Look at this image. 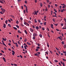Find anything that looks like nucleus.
<instances>
[{
	"label": "nucleus",
	"instance_id": "obj_1",
	"mask_svg": "<svg viewBox=\"0 0 66 66\" xmlns=\"http://www.w3.org/2000/svg\"><path fill=\"white\" fill-rule=\"evenodd\" d=\"M62 36H60V37H58L57 38V39L58 38H59L60 40H62Z\"/></svg>",
	"mask_w": 66,
	"mask_h": 66
},
{
	"label": "nucleus",
	"instance_id": "obj_2",
	"mask_svg": "<svg viewBox=\"0 0 66 66\" xmlns=\"http://www.w3.org/2000/svg\"><path fill=\"white\" fill-rule=\"evenodd\" d=\"M24 7H26V13H28V7L26 6V5H24Z\"/></svg>",
	"mask_w": 66,
	"mask_h": 66
},
{
	"label": "nucleus",
	"instance_id": "obj_3",
	"mask_svg": "<svg viewBox=\"0 0 66 66\" xmlns=\"http://www.w3.org/2000/svg\"><path fill=\"white\" fill-rule=\"evenodd\" d=\"M38 11H37V12H36L35 11V13H33V14H34V15H37V13H38Z\"/></svg>",
	"mask_w": 66,
	"mask_h": 66
},
{
	"label": "nucleus",
	"instance_id": "obj_4",
	"mask_svg": "<svg viewBox=\"0 0 66 66\" xmlns=\"http://www.w3.org/2000/svg\"><path fill=\"white\" fill-rule=\"evenodd\" d=\"M33 36H37V34L36 32H35L34 33H33Z\"/></svg>",
	"mask_w": 66,
	"mask_h": 66
},
{
	"label": "nucleus",
	"instance_id": "obj_5",
	"mask_svg": "<svg viewBox=\"0 0 66 66\" xmlns=\"http://www.w3.org/2000/svg\"><path fill=\"white\" fill-rule=\"evenodd\" d=\"M12 51L13 53H12V55H14V54H15V52H14V51L13 50H12Z\"/></svg>",
	"mask_w": 66,
	"mask_h": 66
},
{
	"label": "nucleus",
	"instance_id": "obj_6",
	"mask_svg": "<svg viewBox=\"0 0 66 66\" xmlns=\"http://www.w3.org/2000/svg\"><path fill=\"white\" fill-rule=\"evenodd\" d=\"M24 47L25 49H27V47H28V45H26V46H24Z\"/></svg>",
	"mask_w": 66,
	"mask_h": 66
},
{
	"label": "nucleus",
	"instance_id": "obj_7",
	"mask_svg": "<svg viewBox=\"0 0 66 66\" xmlns=\"http://www.w3.org/2000/svg\"><path fill=\"white\" fill-rule=\"evenodd\" d=\"M35 28L37 30H38L39 29V27H38L37 26Z\"/></svg>",
	"mask_w": 66,
	"mask_h": 66
},
{
	"label": "nucleus",
	"instance_id": "obj_8",
	"mask_svg": "<svg viewBox=\"0 0 66 66\" xmlns=\"http://www.w3.org/2000/svg\"><path fill=\"white\" fill-rule=\"evenodd\" d=\"M30 31H31V32H33V31H34V30H33V29H32L31 28H30Z\"/></svg>",
	"mask_w": 66,
	"mask_h": 66
},
{
	"label": "nucleus",
	"instance_id": "obj_9",
	"mask_svg": "<svg viewBox=\"0 0 66 66\" xmlns=\"http://www.w3.org/2000/svg\"><path fill=\"white\" fill-rule=\"evenodd\" d=\"M2 39H3V40H4V41H6V38L4 39V38H3Z\"/></svg>",
	"mask_w": 66,
	"mask_h": 66
},
{
	"label": "nucleus",
	"instance_id": "obj_10",
	"mask_svg": "<svg viewBox=\"0 0 66 66\" xmlns=\"http://www.w3.org/2000/svg\"><path fill=\"white\" fill-rule=\"evenodd\" d=\"M53 27V24H51V27L52 28V29H54V28Z\"/></svg>",
	"mask_w": 66,
	"mask_h": 66
},
{
	"label": "nucleus",
	"instance_id": "obj_11",
	"mask_svg": "<svg viewBox=\"0 0 66 66\" xmlns=\"http://www.w3.org/2000/svg\"><path fill=\"white\" fill-rule=\"evenodd\" d=\"M3 25V27L4 28H6V24H4Z\"/></svg>",
	"mask_w": 66,
	"mask_h": 66
},
{
	"label": "nucleus",
	"instance_id": "obj_12",
	"mask_svg": "<svg viewBox=\"0 0 66 66\" xmlns=\"http://www.w3.org/2000/svg\"><path fill=\"white\" fill-rule=\"evenodd\" d=\"M65 6H66V5L65 4L64 6H63L62 7V8H63V9H65V7H66Z\"/></svg>",
	"mask_w": 66,
	"mask_h": 66
},
{
	"label": "nucleus",
	"instance_id": "obj_13",
	"mask_svg": "<svg viewBox=\"0 0 66 66\" xmlns=\"http://www.w3.org/2000/svg\"><path fill=\"white\" fill-rule=\"evenodd\" d=\"M3 59L4 62H6V60H5V58H4V57H3Z\"/></svg>",
	"mask_w": 66,
	"mask_h": 66
},
{
	"label": "nucleus",
	"instance_id": "obj_14",
	"mask_svg": "<svg viewBox=\"0 0 66 66\" xmlns=\"http://www.w3.org/2000/svg\"><path fill=\"white\" fill-rule=\"evenodd\" d=\"M3 45H4V46H5V47H7V46H6V45H5V44H4V42L3 43Z\"/></svg>",
	"mask_w": 66,
	"mask_h": 66
},
{
	"label": "nucleus",
	"instance_id": "obj_15",
	"mask_svg": "<svg viewBox=\"0 0 66 66\" xmlns=\"http://www.w3.org/2000/svg\"><path fill=\"white\" fill-rule=\"evenodd\" d=\"M24 32L26 34H28V33H27V31H26V30H24Z\"/></svg>",
	"mask_w": 66,
	"mask_h": 66
},
{
	"label": "nucleus",
	"instance_id": "obj_16",
	"mask_svg": "<svg viewBox=\"0 0 66 66\" xmlns=\"http://www.w3.org/2000/svg\"><path fill=\"white\" fill-rule=\"evenodd\" d=\"M40 5L41 7H42L43 6V4L42 3H40Z\"/></svg>",
	"mask_w": 66,
	"mask_h": 66
},
{
	"label": "nucleus",
	"instance_id": "obj_17",
	"mask_svg": "<svg viewBox=\"0 0 66 66\" xmlns=\"http://www.w3.org/2000/svg\"><path fill=\"white\" fill-rule=\"evenodd\" d=\"M13 29H15V30H17V28L15 27H13Z\"/></svg>",
	"mask_w": 66,
	"mask_h": 66
},
{
	"label": "nucleus",
	"instance_id": "obj_18",
	"mask_svg": "<svg viewBox=\"0 0 66 66\" xmlns=\"http://www.w3.org/2000/svg\"><path fill=\"white\" fill-rule=\"evenodd\" d=\"M27 44H28L29 45H31V43L28 42H27Z\"/></svg>",
	"mask_w": 66,
	"mask_h": 66
},
{
	"label": "nucleus",
	"instance_id": "obj_19",
	"mask_svg": "<svg viewBox=\"0 0 66 66\" xmlns=\"http://www.w3.org/2000/svg\"><path fill=\"white\" fill-rule=\"evenodd\" d=\"M40 37H43V36L41 34H40L39 35Z\"/></svg>",
	"mask_w": 66,
	"mask_h": 66
},
{
	"label": "nucleus",
	"instance_id": "obj_20",
	"mask_svg": "<svg viewBox=\"0 0 66 66\" xmlns=\"http://www.w3.org/2000/svg\"><path fill=\"white\" fill-rule=\"evenodd\" d=\"M18 32L19 33H21V32L20 30H18Z\"/></svg>",
	"mask_w": 66,
	"mask_h": 66
},
{
	"label": "nucleus",
	"instance_id": "obj_21",
	"mask_svg": "<svg viewBox=\"0 0 66 66\" xmlns=\"http://www.w3.org/2000/svg\"><path fill=\"white\" fill-rule=\"evenodd\" d=\"M27 38H26L24 40V42H27Z\"/></svg>",
	"mask_w": 66,
	"mask_h": 66
},
{
	"label": "nucleus",
	"instance_id": "obj_22",
	"mask_svg": "<svg viewBox=\"0 0 66 66\" xmlns=\"http://www.w3.org/2000/svg\"><path fill=\"white\" fill-rule=\"evenodd\" d=\"M64 49H65L66 48V45H64Z\"/></svg>",
	"mask_w": 66,
	"mask_h": 66
},
{
	"label": "nucleus",
	"instance_id": "obj_23",
	"mask_svg": "<svg viewBox=\"0 0 66 66\" xmlns=\"http://www.w3.org/2000/svg\"><path fill=\"white\" fill-rule=\"evenodd\" d=\"M53 21L54 22H55V19L54 18H53Z\"/></svg>",
	"mask_w": 66,
	"mask_h": 66
},
{
	"label": "nucleus",
	"instance_id": "obj_24",
	"mask_svg": "<svg viewBox=\"0 0 66 66\" xmlns=\"http://www.w3.org/2000/svg\"><path fill=\"white\" fill-rule=\"evenodd\" d=\"M28 22H29V23H30V24H31V23H32V22L30 21H29Z\"/></svg>",
	"mask_w": 66,
	"mask_h": 66
},
{
	"label": "nucleus",
	"instance_id": "obj_25",
	"mask_svg": "<svg viewBox=\"0 0 66 66\" xmlns=\"http://www.w3.org/2000/svg\"><path fill=\"white\" fill-rule=\"evenodd\" d=\"M36 48H37V49H40V47L39 46H37Z\"/></svg>",
	"mask_w": 66,
	"mask_h": 66
},
{
	"label": "nucleus",
	"instance_id": "obj_26",
	"mask_svg": "<svg viewBox=\"0 0 66 66\" xmlns=\"http://www.w3.org/2000/svg\"><path fill=\"white\" fill-rule=\"evenodd\" d=\"M16 27L17 28H19V27L18 25H16Z\"/></svg>",
	"mask_w": 66,
	"mask_h": 66
},
{
	"label": "nucleus",
	"instance_id": "obj_27",
	"mask_svg": "<svg viewBox=\"0 0 66 66\" xmlns=\"http://www.w3.org/2000/svg\"><path fill=\"white\" fill-rule=\"evenodd\" d=\"M38 49L37 48L36 49V51L37 52L38 51Z\"/></svg>",
	"mask_w": 66,
	"mask_h": 66
},
{
	"label": "nucleus",
	"instance_id": "obj_28",
	"mask_svg": "<svg viewBox=\"0 0 66 66\" xmlns=\"http://www.w3.org/2000/svg\"><path fill=\"white\" fill-rule=\"evenodd\" d=\"M54 62H55V63H56L57 62H58V61H57V60H55L54 61Z\"/></svg>",
	"mask_w": 66,
	"mask_h": 66
},
{
	"label": "nucleus",
	"instance_id": "obj_29",
	"mask_svg": "<svg viewBox=\"0 0 66 66\" xmlns=\"http://www.w3.org/2000/svg\"><path fill=\"white\" fill-rule=\"evenodd\" d=\"M50 53H51V54H53V53H52V51H50Z\"/></svg>",
	"mask_w": 66,
	"mask_h": 66
},
{
	"label": "nucleus",
	"instance_id": "obj_30",
	"mask_svg": "<svg viewBox=\"0 0 66 66\" xmlns=\"http://www.w3.org/2000/svg\"><path fill=\"white\" fill-rule=\"evenodd\" d=\"M42 29L43 31H44V30H45V28H44V27H43Z\"/></svg>",
	"mask_w": 66,
	"mask_h": 66
},
{
	"label": "nucleus",
	"instance_id": "obj_31",
	"mask_svg": "<svg viewBox=\"0 0 66 66\" xmlns=\"http://www.w3.org/2000/svg\"><path fill=\"white\" fill-rule=\"evenodd\" d=\"M62 43L63 45H64V41H62Z\"/></svg>",
	"mask_w": 66,
	"mask_h": 66
},
{
	"label": "nucleus",
	"instance_id": "obj_32",
	"mask_svg": "<svg viewBox=\"0 0 66 66\" xmlns=\"http://www.w3.org/2000/svg\"><path fill=\"white\" fill-rule=\"evenodd\" d=\"M63 20H64V21H65V22H66V19L64 18V19Z\"/></svg>",
	"mask_w": 66,
	"mask_h": 66
},
{
	"label": "nucleus",
	"instance_id": "obj_33",
	"mask_svg": "<svg viewBox=\"0 0 66 66\" xmlns=\"http://www.w3.org/2000/svg\"><path fill=\"white\" fill-rule=\"evenodd\" d=\"M63 61H64V62H65V61H66V60L65 59H63Z\"/></svg>",
	"mask_w": 66,
	"mask_h": 66
},
{
	"label": "nucleus",
	"instance_id": "obj_34",
	"mask_svg": "<svg viewBox=\"0 0 66 66\" xmlns=\"http://www.w3.org/2000/svg\"><path fill=\"white\" fill-rule=\"evenodd\" d=\"M37 53L38 54H40V52H37Z\"/></svg>",
	"mask_w": 66,
	"mask_h": 66
},
{
	"label": "nucleus",
	"instance_id": "obj_35",
	"mask_svg": "<svg viewBox=\"0 0 66 66\" xmlns=\"http://www.w3.org/2000/svg\"><path fill=\"white\" fill-rule=\"evenodd\" d=\"M62 65H63V66H65V63H64V62H63V63Z\"/></svg>",
	"mask_w": 66,
	"mask_h": 66
},
{
	"label": "nucleus",
	"instance_id": "obj_36",
	"mask_svg": "<svg viewBox=\"0 0 66 66\" xmlns=\"http://www.w3.org/2000/svg\"><path fill=\"white\" fill-rule=\"evenodd\" d=\"M27 23L26 22H25L24 23V24H25V25H26Z\"/></svg>",
	"mask_w": 66,
	"mask_h": 66
},
{
	"label": "nucleus",
	"instance_id": "obj_37",
	"mask_svg": "<svg viewBox=\"0 0 66 66\" xmlns=\"http://www.w3.org/2000/svg\"><path fill=\"white\" fill-rule=\"evenodd\" d=\"M1 10H2V12L3 11H4V9H3V8H1Z\"/></svg>",
	"mask_w": 66,
	"mask_h": 66
},
{
	"label": "nucleus",
	"instance_id": "obj_38",
	"mask_svg": "<svg viewBox=\"0 0 66 66\" xmlns=\"http://www.w3.org/2000/svg\"><path fill=\"white\" fill-rule=\"evenodd\" d=\"M8 26L9 27H11V25L10 24H8Z\"/></svg>",
	"mask_w": 66,
	"mask_h": 66
},
{
	"label": "nucleus",
	"instance_id": "obj_39",
	"mask_svg": "<svg viewBox=\"0 0 66 66\" xmlns=\"http://www.w3.org/2000/svg\"><path fill=\"white\" fill-rule=\"evenodd\" d=\"M55 48L57 50V51H59V50L58 48H57L56 47H55Z\"/></svg>",
	"mask_w": 66,
	"mask_h": 66
},
{
	"label": "nucleus",
	"instance_id": "obj_40",
	"mask_svg": "<svg viewBox=\"0 0 66 66\" xmlns=\"http://www.w3.org/2000/svg\"><path fill=\"white\" fill-rule=\"evenodd\" d=\"M56 55H57V56H59V54H58L57 53H56Z\"/></svg>",
	"mask_w": 66,
	"mask_h": 66
},
{
	"label": "nucleus",
	"instance_id": "obj_41",
	"mask_svg": "<svg viewBox=\"0 0 66 66\" xmlns=\"http://www.w3.org/2000/svg\"><path fill=\"white\" fill-rule=\"evenodd\" d=\"M44 25H45V26H46V22H45L44 23Z\"/></svg>",
	"mask_w": 66,
	"mask_h": 66
},
{
	"label": "nucleus",
	"instance_id": "obj_42",
	"mask_svg": "<svg viewBox=\"0 0 66 66\" xmlns=\"http://www.w3.org/2000/svg\"><path fill=\"white\" fill-rule=\"evenodd\" d=\"M37 55H38V54H37V53H36V54H34L35 55L37 56Z\"/></svg>",
	"mask_w": 66,
	"mask_h": 66
},
{
	"label": "nucleus",
	"instance_id": "obj_43",
	"mask_svg": "<svg viewBox=\"0 0 66 66\" xmlns=\"http://www.w3.org/2000/svg\"><path fill=\"white\" fill-rule=\"evenodd\" d=\"M18 44H19V45H20V42H19V41H18Z\"/></svg>",
	"mask_w": 66,
	"mask_h": 66
},
{
	"label": "nucleus",
	"instance_id": "obj_44",
	"mask_svg": "<svg viewBox=\"0 0 66 66\" xmlns=\"http://www.w3.org/2000/svg\"><path fill=\"white\" fill-rule=\"evenodd\" d=\"M45 53L46 54H48V52H45Z\"/></svg>",
	"mask_w": 66,
	"mask_h": 66
},
{
	"label": "nucleus",
	"instance_id": "obj_45",
	"mask_svg": "<svg viewBox=\"0 0 66 66\" xmlns=\"http://www.w3.org/2000/svg\"><path fill=\"white\" fill-rule=\"evenodd\" d=\"M61 26H63V23H61Z\"/></svg>",
	"mask_w": 66,
	"mask_h": 66
},
{
	"label": "nucleus",
	"instance_id": "obj_46",
	"mask_svg": "<svg viewBox=\"0 0 66 66\" xmlns=\"http://www.w3.org/2000/svg\"><path fill=\"white\" fill-rule=\"evenodd\" d=\"M26 26H29L30 25H29V24H28V23H27V24H26Z\"/></svg>",
	"mask_w": 66,
	"mask_h": 66
},
{
	"label": "nucleus",
	"instance_id": "obj_47",
	"mask_svg": "<svg viewBox=\"0 0 66 66\" xmlns=\"http://www.w3.org/2000/svg\"><path fill=\"white\" fill-rule=\"evenodd\" d=\"M33 39H35V37H33Z\"/></svg>",
	"mask_w": 66,
	"mask_h": 66
},
{
	"label": "nucleus",
	"instance_id": "obj_48",
	"mask_svg": "<svg viewBox=\"0 0 66 66\" xmlns=\"http://www.w3.org/2000/svg\"><path fill=\"white\" fill-rule=\"evenodd\" d=\"M54 11H55V12H56V13L57 12V11H56V10H55V9H54Z\"/></svg>",
	"mask_w": 66,
	"mask_h": 66
},
{
	"label": "nucleus",
	"instance_id": "obj_49",
	"mask_svg": "<svg viewBox=\"0 0 66 66\" xmlns=\"http://www.w3.org/2000/svg\"><path fill=\"white\" fill-rule=\"evenodd\" d=\"M46 1L48 3H49V0H46Z\"/></svg>",
	"mask_w": 66,
	"mask_h": 66
},
{
	"label": "nucleus",
	"instance_id": "obj_50",
	"mask_svg": "<svg viewBox=\"0 0 66 66\" xmlns=\"http://www.w3.org/2000/svg\"><path fill=\"white\" fill-rule=\"evenodd\" d=\"M16 47H18V44H16Z\"/></svg>",
	"mask_w": 66,
	"mask_h": 66
},
{
	"label": "nucleus",
	"instance_id": "obj_51",
	"mask_svg": "<svg viewBox=\"0 0 66 66\" xmlns=\"http://www.w3.org/2000/svg\"><path fill=\"white\" fill-rule=\"evenodd\" d=\"M35 22H36V23H37V21H36V19H35Z\"/></svg>",
	"mask_w": 66,
	"mask_h": 66
},
{
	"label": "nucleus",
	"instance_id": "obj_52",
	"mask_svg": "<svg viewBox=\"0 0 66 66\" xmlns=\"http://www.w3.org/2000/svg\"><path fill=\"white\" fill-rule=\"evenodd\" d=\"M16 23L18 24V23H19V22H18V21H17L16 22Z\"/></svg>",
	"mask_w": 66,
	"mask_h": 66
},
{
	"label": "nucleus",
	"instance_id": "obj_53",
	"mask_svg": "<svg viewBox=\"0 0 66 66\" xmlns=\"http://www.w3.org/2000/svg\"><path fill=\"white\" fill-rule=\"evenodd\" d=\"M0 2L1 3H3V2H2V1H1L0 0Z\"/></svg>",
	"mask_w": 66,
	"mask_h": 66
},
{
	"label": "nucleus",
	"instance_id": "obj_54",
	"mask_svg": "<svg viewBox=\"0 0 66 66\" xmlns=\"http://www.w3.org/2000/svg\"><path fill=\"white\" fill-rule=\"evenodd\" d=\"M14 66H17V64H14Z\"/></svg>",
	"mask_w": 66,
	"mask_h": 66
},
{
	"label": "nucleus",
	"instance_id": "obj_55",
	"mask_svg": "<svg viewBox=\"0 0 66 66\" xmlns=\"http://www.w3.org/2000/svg\"><path fill=\"white\" fill-rule=\"evenodd\" d=\"M5 10L4 9V10L3 11V13H4L5 12Z\"/></svg>",
	"mask_w": 66,
	"mask_h": 66
},
{
	"label": "nucleus",
	"instance_id": "obj_56",
	"mask_svg": "<svg viewBox=\"0 0 66 66\" xmlns=\"http://www.w3.org/2000/svg\"><path fill=\"white\" fill-rule=\"evenodd\" d=\"M63 53H65V54H66V51H65V52L63 51Z\"/></svg>",
	"mask_w": 66,
	"mask_h": 66
},
{
	"label": "nucleus",
	"instance_id": "obj_57",
	"mask_svg": "<svg viewBox=\"0 0 66 66\" xmlns=\"http://www.w3.org/2000/svg\"><path fill=\"white\" fill-rule=\"evenodd\" d=\"M47 46L48 47H49V44H47Z\"/></svg>",
	"mask_w": 66,
	"mask_h": 66
},
{
	"label": "nucleus",
	"instance_id": "obj_58",
	"mask_svg": "<svg viewBox=\"0 0 66 66\" xmlns=\"http://www.w3.org/2000/svg\"><path fill=\"white\" fill-rule=\"evenodd\" d=\"M52 13H53V11H51V15H52Z\"/></svg>",
	"mask_w": 66,
	"mask_h": 66
},
{
	"label": "nucleus",
	"instance_id": "obj_59",
	"mask_svg": "<svg viewBox=\"0 0 66 66\" xmlns=\"http://www.w3.org/2000/svg\"><path fill=\"white\" fill-rule=\"evenodd\" d=\"M20 20H23V19H22V18H20Z\"/></svg>",
	"mask_w": 66,
	"mask_h": 66
},
{
	"label": "nucleus",
	"instance_id": "obj_60",
	"mask_svg": "<svg viewBox=\"0 0 66 66\" xmlns=\"http://www.w3.org/2000/svg\"><path fill=\"white\" fill-rule=\"evenodd\" d=\"M21 26H22V27H23L24 26V25H23L22 24H21Z\"/></svg>",
	"mask_w": 66,
	"mask_h": 66
},
{
	"label": "nucleus",
	"instance_id": "obj_61",
	"mask_svg": "<svg viewBox=\"0 0 66 66\" xmlns=\"http://www.w3.org/2000/svg\"><path fill=\"white\" fill-rule=\"evenodd\" d=\"M37 44H38V46L39 47V46H40V45L38 43Z\"/></svg>",
	"mask_w": 66,
	"mask_h": 66
},
{
	"label": "nucleus",
	"instance_id": "obj_62",
	"mask_svg": "<svg viewBox=\"0 0 66 66\" xmlns=\"http://www.w3.org/2000/svg\"><path fill=\"white\" fill-rule=\"evenodd\" d=\"M1 51L3 53H4V52L3 51V50H1Z\"/></svg>",
	"mask_w": 66,
	"mask_h": 66
},
{
	"label": "nucleus",
	"instance_id": "obj_63",
	"mask_svg": "<svg viewBox=\"0 0 66 66\" xmlns=\"http://www.w3.org/2000/svg\"><path fill=\"white\" fill-rule=\"evenodd\" d=\"M20 56L21 58H22V56L21 55H20Z\"/></svg>",
	"mask_w": 66,
	"mask_h": 66
},
{
	"label": "nucleus",
	"instance_id": "obj_64",
	"mask_svg": "<svg viewBox=\"0 0 66 66\" xmlns=\"http://www.w3.org/2000/svg\"><path fill=\"white\" fill-rule=\"evenodd\" d=\"M8 50H9V51H11V49L10 48H9Z\"/></svg>",
	"mask_w": 66,
	"mask_h": 66
}]
</instances>
